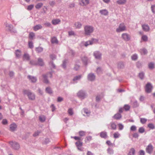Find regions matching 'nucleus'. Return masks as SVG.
I'll list each match as a JSON object with an SVG mask.
<instances>
[{"label":"nucleus","instance_id":"nucleus-1","mask_svg":"<svg viewBox=\"0 0 155 155\" xmlns=\"http://www.w3.org/2000/svg\"><path fill=\"white\" fill-rule=\"evenodd\" d=\"M84 30L85 35L89 36L93 32L94 28L92 26L87 25L84 26Z\"/></svg>","mask_w":155,"mask_h":155},{"label":"nucleus","instance_id":"nucleus-2","mask_svg":"<svg viewBox=\"0 0 155 155\" xmlns=\"http://www.w3.org/2000/svg\"><path fill=\"white\" fill-rule=\"evenodd\" d=\"M24 94H27L30 100L33 101L35 99V94L28 90H24L23 91Z\"/></svg>","mask_w":155,"mask_h":155},{"label":"nucleus","instance_id":"nucleus-3","mask_svg":"<svg viewBox=\"0 0 155 155\" xmlns=\"http://www.w3.org/2000/svg\"><path fill=\"white\" fill-rule=\"evenodd\" d=\"M78 97L81 100L84 99L87 97V95L86 92L83 90H81L77 93Z\"/></svg>","mask_w":155,"mask_h":155},{"label":"nucleus","instance_id":"nucleus-4","mask_svg":"<svg viewBox=\"0 0 155 155\" xmlns=\"http://www.w3.org/2000/svg\"><path fill=\"white\" fill-rule=\"evenodd\" d=\"M5 25V26L11 33H17L16 30L13 28V26L12 25L7 23Z\"/></svg>","mask_w":155,"mask_h":155},{"label":"nucleus","instance_id":"nucleus-5","mask_svg":"<svg viewBox=\"0 0 155 155\" xmlns=\"http://www.w3.org/2000/svg\"><path fill=\"white\" fill-rule=\"evenodd\" d=\"M126 30V27L124 23L120 24L118 27L116 29V31L117 32H120Z\"/></svg>","mask_w":155,"mask_h":155},{"label":"nucleus","instance_id":"nucleus-6","mask_svg":"<svg viewBox=\"0 0 155 155\" xmlns=\"http://www.w3.org/2000/svg\"><path fill=\"white\" fill-rule=\"evenodd\" d=\"M9 144L11 145L12 147L15 150H17L20 148L19 144L16 142L11 141L9 142Z\"/></svg>","mask_w":155,"mask_h":155},{"label":"nucleus","instance_id":"nucleus-7","mask_svg":"<svg viewBox=\"0 0 155 155\" xmlns=\"http://www.w3.org/2000/svg\"><path fill=\"white\" fill-rule=\"evenodd\" d=\"M93 55L97 59L101 60V58L102 54L99 51H94L93 53Z\"/></svg>","mask_w":155,"mask_h":155},{"label":"nucleus","instance_id":"nucleus-8","mask_svg":"<svg viewBox=\"0 0 155 155\" xmlns=\"http://www.w3.org/2000/svg\"><path fill=\"white\" fill-rule=\"evenodd\" d=\"M152 89V86L150 83H148L146 85L145 91L146 92L149 93L151 92Z\"/></svg>","mask_w":155,"mask_h":155},{"label":"nucleus","instance_id":"nucleus-9","mask_svg":"<svg viewBox=\"0 0 155 155\" xmlns=\"http://www.w3.org/2000/svg\"><path fill=\"white\" fill-rule=\"evenodd\" d=\"M75 144L79 150L81 151H83L84 148L81 147L83 145V143L82 141H78L75 143Z\"/></svg>","mask_w":155,"mask_h":155},{"label":"nucleus","instance_id":"nucleus-10","mask_svg":"<svg viewBox=\"0 0 155 155\" xmlns=\"http://www.w3.org/2000/svg\"><path fill=\"white\" fill-rule=\"evenodd\" d=\"M87 78L88 81H93L95 79V76L94 73H90L88 75Z\"/></svg>","mask_w":155,"mask_h":155},{"label":"nucleus","instance_id":"nucleus-11","mask_svg":"<svg viewBox=\"0 0 155 155\" xmlns=\"http://www.w3.org/2000/svg\"><path fill=\"white\" fill-rule=\"evenodd\" d=\"M153 147L151 144H149L146 148V151L149 154H151L152 152Z\"/></svg>","mask_w":155,"mask_h":155},{"label":"nucleus","instance_id":"nucleus-12","mask_svg":"<svg viewBox=\"0 0 155 155\" xmlns=\"http://www.w3.org/2000/svg\"><path fill=\"white\" fill-rule=\"evenodd\" d=\"M121 36L123 39L125 41H128L130 39V35L127 33L122 34Z\"/></svg>","mask_w":155,"mask_h":155},{"label":"nucleus","instance_id":"nucleus-13","mask_svg":"<svg viewBox=\"0 0 155 155\" xmlns=\"http://www.w3.org/2000/svg\"><path fill=\"white\" fill-rule=\"evenodd\" d=\"M80 4L82 6H86L88 5L90 3L89 0H80Z\"/></svg>","mask_w":155,"mask_h":155},{"label":"nucleus","instance_id":"nucleus-14","mask_svg":"<svg viewBox=\"0 0 155 155\" xmlns=\"http://www.w3.org/2000/svg\"><path fill=\"white\" fill-rule=\"evenodd\" d=\"M37 63V65L41 66H44L45 64L43 59L40 58H38Z\"/></svg>","mask_w":155,"mask_h":155},{"label":"nucleus","instance_id":"nucleus-15","mask_svg":"<svg viewBox=\"0 0 155 155\" xmlns=\"http://www.w3.org/2000/svg\"><path fill=\"white\" fill-rule=\"evenodd\" d=\"M82 77V75H79L77 76H76L74 77L72 80L74 82L73 83H77V81L80 80Z\"/></svg>","mask_w":155,"mask_h":155},{"label":"nucleus","instance_id":"nucleus-16","mask_svg":"<svg viewBox=\"0 0 155 155\" xmlns=\"http://www.w3.org/2000/svg\"><path fill=\"white\" fill-rule=\"evenodd\" d=\"M28 78L32 83H35L37 80L36 78L33 76L29 75L28 76Z\"/></svg>","mask_w":155,"mask_h":155},{"label":"nucleus","instance_id":"nucleus-17","mask_svg":"<svg viewBox=\"0 0 155 155\" xmlns=\"http://www.w3.org/2000/svg\"><path fill=\"white\" fill-rule=\"evenodd\" d=\"M142 27L143 30L146 32L148 31L150 29V27L147 25L143 24Z\"/></svg>","mask_w":155,"mask_h":155},{"label":"nucleus","instance_id":"nucleus-18","mask_svg":"<svg viewBox=\"0 0 155 155\" xmlns=\"http://www.w3.org/2000/svg\"><path fill=\"white\" fill-rule=\"evenodd\" d=\"M24 60L28 61L30 59V56L29 54L27 53H25L23 56Z\"/></svg>","mask_w":155,"mask_h":155},{"label":"nucleus","instance_id":"nucleus-19","mask_svg":"<svg viewBox=\"0 0 155 155\" xmlns=\"http://www.w3.org/2000/svg\"><path fill=\"white\" fill-rule=\"evenodd\" d=\"M17 128V125L15 123H13L10 125V129L11 131H14Z\"/></svg>","mask_w":155,"mask_h":155},{"label":"nucleus","instance_id":"nucleus-20","mask_svg":"<svg viewBox=\"0 0 155 155\" xmlns=\"http://www.w3.org/2000/svg\"><path fill=\"white\" fill-rule=\"evenodd\" d=\"M100 13L102 15L106 16L108 14V12L107 10L104 9L100 10Z\"/></svg>","mask_w":155,"mask_h":155},{"label":"nucleus","instance_id":"nucleus-21","mask_svg":"<svg viewBox=\"0 0 155 155\" xmlns=\"http://www.w3.org/2000/svg\"><path fill=\"white\" fill-rule=\"evenodd\" d=\"M42 28V26L40 24L36 25L33 27L34 30L36 31L38 30L41 29Z\"/></svg>","mask_w":155,"mask_h":155},{"label":"nucleus","instance_id":"nucleus-22","mask_svg":"<svg viewBox=\"0 0 155 155\" xmlns=\"http://www.w3.org/2000/svg\"><path fill=\"white\" fill-rule=\"evenodd\" d=\"M61 22L60 20L59 19H55L53 20L52 21V24L54 25L59 24Z\"/></svg>","mask_w":155,"mask_h":155},{"label":"nucleus","instance_id":"nucleus-23","mask_svg":"<svg viewBox=\"0 0 155 155\" xmlns=\"http://www.w3.org/2000/svg\"><path fill=\"white\" fill-rule=\"evenodd\" d=\"M81 59L84 64L85 65L87 64L88 61V58L86 56H84L81 57Z\"/></svg>","mask_w":155,"mask_h":155},{"label":"nucleus","instance_id":"nucleus-24","mask_svg":"<svg viewBox=\"0 0 155 155\" xmlns=\"http://www.w3.org/2000/svg\"><path fill=\"white\" fill-rule=\"evenodd\" d=\"M113 117L116 120H119L121 118L122 116L120 114L117 113L115 114Z\"/></svg>","mask_w":155,"mask_h":155},{"label":"nucleus","instance_id":"nucleus-25","mask_svg":"<svg viewBox=\"0 0 155 155\" xmlns=\"http://www.w3.org/2000/svg\"><path fill=\"white\" fill-rule=\"evenodd\" d=\"M15 54L16 57L19 58L21 55V51L20 50L17 49L15 51Z\"/></svg>","mask_w":155,"mask_h":155},{"label":"nucleus","instance_id":"nucleus-26","mask_svg":"<svg viewBox=\"0 0 155 155\" xmlns=\"http://www.w3.org/2000/svg\"><path fill=\"white\" fill-rule=\"evenodd\" d=\"M135 152V150L134 148H131L127 155H134Z\"/></svg>","mask_w":155,"mask_h":155},{"label":"nucleus","instance_id":"nucleus-27","mask_svg":"<svg viewBox=\"0 0 155 155\" xmlns=\"http://www.w3.org/2000/svg\"><path fill=\"white\" fill-rule=\"evenodd\" d=\"M35 51L38 53H41L43 50V48L41 47H38L35 48Z\"/></svg>","mask_w":155,"mask_h":155},{"label":"nucleus","instance_id":"nucleus-28","mask_svg":"<svg viewBox=\"0 0 155 155\" xmlns=\"http://www.w3.org/2000/svg\"><path fill=\"white\" fill-rule=\"evenodd\" d=\"M94 39L92 40H90L86 42L84 44V46L86 47L87 46L89 45H91L93 44Z\"/></svg>","mask_w":155,"mask_h":155},{"label":"nucleus","instance_id":"nucleus-29","mask_svg":"<svg viewBox=\"0 0 155 155\" xmlns=\"http://www.w3.org/2000/svg\"><path fill=\"white\" fill-rule=\"evenodd\" d=\"M39 119L41 122H44L46 120L45 116L43 115H41L39 116Z\"/></svg>","mask_w":155,"mask_h":155},{"label":"nucleus","instance_id":"nucleus-30","mask_svg":"<svg viewBox=\"0 0 155 155\" xmlns=\"http://www.w3.org/2000/svg\"><path fill=\"white\" fill-rule=\"evenodd\" d=\"M124 66V64L123 62H119L117 64V67L119 69H123Z\"/></svg>","mask_w":155,"mask_h":155},{"label":"nucleus","instance_id":"nucleus-31","mask_svg":"<svg viewBox=\"0 0 155 155\" xmlns=\"http://www.w3.org/2000/svg\"><path fill=\"white\" fill-rule=\"evenodd\" d=\"M100 136L102 138H106L107 137V133L106 132L103 131L100 133Z\"/></svg>","mask_w":155,"mask_h":155},{"label":"nucleus","instance_id":"nucleus-32","mask_svg":"<svg viewBox=\"0 0 155 155\" xmlns=\"http://www.w3.org/2000/svg\"><path fill=\"white\" fill-rule=\"evenodd\" d=\"M140 51L142 54L143 55L146 54L147 52V50L145 48L140 49Z\"/></svg>","mask_w":155,"mask_h":155},{"label":"nucleus","instance_id":"nucleus-33","mask_svg":"<svg viewBox=\"0 0 155 155\" xmlns=\"http://www.w3.org/2000/svg\"><path fill=\"white\" fill-rule=\"evenodd\" d=\"M107 153L110 155L113 154L114 153V150L110 148H108L107 150Z\"/></svg>","mask_w":155,"mask_h":155},{"label":"nucleus","instance_id":"nucleus-34","mask_svg":"<svg viewBox=\"0 0 155 155\" xmlns=\"http://www.w3.org/2000/svg\"><path fill=\"white\" fill-rule=\"evenodd\" d=\"M110 125L111 129L113 130H115L116 129V125L113 122H111L110 123Z\"/></svg>","mask_w":155,"mask_h":155},{"label":"nucleus","instance_id":"nucleus-35","mask_svg":"<svg viewBox=\"0 0 155 155\" xmlns=\"http://www.w3.org/2000/svg\"><path fill=\"white\" fill-rule=\"evenodd\" d=\"M74 25L76 28H80L82 26V24L79 22H76L74 24Z\"/></svg>","mask_w":155,"mask_h":155},{"label":"nucleus","instance_id":"nucleus-36","mask_svg":"<svg viewBox=\"0 0 155 155\" xmlns=\"http://www.w3.org/2000/svg\"><path fill=\"white\" fill-rule=\"evenodd\" d=\"M51 43L53 44H58V40H57L56 38L55 37L52 38L51 39Z\"/></svg>","mask_w":155,"mask_h":155},{"label":"nucleus","instance_id":"nucleus-37","mask_svg":"<svg viewBox=\"0 0 155 155\" xmlns=\"http://www.w3.org/2000/svg\"><path fill=\"white\" fill-rule=\"evenodd\" d=\"M43 77L44 78V81L46 84L49 83V81L47 79V75H43Z\"/></svg>","mask_w":155,"mask_h":155},{"label":"nucleus","instance_id":"nucleus-38","mask_svg":"<svg viewBox=\"0 0 155 155\" xmlns=\"http://www.w3.org/2000/svg\"><path fill=\"white\" fill-rule=\"evenodd\" d=\"M35 36V34L33 32H31L30 33L29 35V37L30 39L32 40Z\"/></svg>","mask_w":155,"mask_h":155},{"label":"nucleus","instance_id":"nucleus-39","mask_svg":"<svg viewBox=\"0 0 155 155\" xmlns=\"http://www.w3.org/2000/svg\"><path fill=\"white\" fill-rule=\"evenodd\" d=\"M46 91L47 93L49 94H51L52 93L51 89L49 87H47L46 88Z\"/></svg>","mask_w":155,"mask_h":155},{"label":"nucleus","instance_id":"nucleus-40","mask_svg":"<svg viewBox=\"0 0 155 155\" xmlns=\"http://www.w3.org/2000/svg\"><path fill=\"white\" fill-rule=\"evenodd\" d=\"M137 55L136 54H134L131 56V59L132 60L134 61L136 60L137 59Z\"/></svg>","mask_w":155,"mask_h":155},{"label":"nucleus","instance_id":"nucleus-41","mask_svg":"<svg viewBox=\"0 0 155 155\" xmlns=\"http://www.w3.org/2000/svg\"><path fill=\"white\" fill-rule=\"evenodd\" d=\"M145 131V129L143 127H140L138 129L139 132L141 134L144 133Z\"/></svg>","mask_w":155,"mask_h":155},{"label":"nucleus","instance_id":"nucleus-42","mask_svg":"<svg viewBox=\"0 0 155 155\" xmlns=\"http://www.w3.org/2000/svg\"><path fill=\"white\" fill-rule=\"evenodd\" d=\"M154 64L153 62H150L148 64L149 68L150 69H152L154 68Z\"/></svg>","mask_w":155,"mask_h":155},{"label":"nucleus","instance_id":"nucleus-43","mask_svg":"<svg viewBox=\"0 0 155 155\" xmlns=\"http://www.w3.org/2000/svg\"><path fill=\"white\" fill-rule=\"evenodd\" d=\"M126 0H118L117 3L120 5L123 4L126 2Z\"/></svg>","mask_w":155,"mask_h":155},{"label":"nucleus","instance_id":"nucleus-44","mask_svg":"<svg viewBox=\"0 0 155 155\" xmlns=\"http://www.w3.org/2000/svg\"><path fill=\"white\" fill-rule=\"evenodd\" d=\"M147 121V119L145 118H140V122L142 124H145Z\"/></svg>","mask_w":155,"mask_h":155},{"label":"nucleus","instance_id":"nucleus-45","mask_svg":"<svg viewBox=\"0 0 155 155\" xmlns=\"http://www.w3.org/2000/svg\"><path fill=\"white\" fill-rule=\"evenodd\" d=\"M43 5V4L41 3H38L35 6V8L37 9L40 8Z\"/></svg>","mask_w":155,"mask_h":155},{"label":"nucleus","instance_id":"nucleus-46","mask_svg":"<svg viewBox=\"0 0 155 155\" xmlns=\"http://www.w3.org/2000/svg\"><path fill=\"white\" fill-rule=\"evenodd\" d=\"M142 39L144 41H147L148 40V37L146 35H143L142 36Z\"/></svg>","mask_w":155,"mask_h":155},{"label":"nucleus","instance_id":"nucleus-47","mask_svg":"<svg viewBox=\"0 0 155 155\" xmlns=\"http://www.w3.org/2000/svg\"><path fill=\"white\" fill-rule=\"evenodd\" d=\"M133 105L134 107H136L139 106V104L137 101H135L133 102Z\"/></svg>","mask_w":155,"mask_h":155},{"label":"nucleus","instance_id":"nucleus-48","mask_svg":"<svg viewBox=\"0 0 155 155\" xmlns=\"http://www.w3.org/2000/svg\"><path fill=\"white\" fill-rule=\"evenodd\" d=\"M29 47L30 48H32L34 47L32 41H29L28 42Z\"/></svg>","mask_w":155,"mask_h":155},{"label":"nucleus","instance_id":"nucleus-49","mask_svg":"<svg viewBox=\"0 0 155 155\" xmlns=\"http://www.w3.org/2000/svg\"><path fill=\"white\" fill-rule=\"evenodd\" d=\"M86 132L83 131H80L79 132V135L80 136L82 137L85 135Z\"/></svg>","mask_w":155,"mask_h":155},{"label":"nucleus","instance_id":"nucleus-50","mask_svg":"<svg viewBox=\"0 0 155 155\" xmlns=\"http://www.w3.org/2000/svg\"><path fill=\"white\" fill-rule=\"evenodd\" d=\"M120 135L119 134V133L117 132H116L114 134V137L115 138H118Z\"/></svg>","mask_w":155,"mask_h":155},{"label":"nucleus","instance_id":"nucleus-51","mask_svg":"<svg viewBox=\"0 0 155 155\" xmlns=\"http://www.w3.org/2000/svg\"><path fill=\"white\" fill-rule=\"evenodd\" d=\"M68 113L70 116L74 114L72 109L71 108H69L68 109Z\"/></svg>","mask_w":155,"mask_h":155},{"label":"nucleus","instance_id":"nucleus-52","mask_svg":"<svg viewBox=\"0 0 155 155\" xmlns=\"http://www.w3.org/2000/svg\"><path fill=\"white\" fill-rule=\"evenodd\" d=\"M83 111L84 112L87 114V116L89 115L90 112L88 109L86 108H84L83 109Z\"/></svg>","mask_w":155,"mask_h":155},{"label":"nucleus","instance_id":"nucleus-53","mask_svg":"<svg viewBox=\"0 0 155 155\" xmlns=\"http://www.w3.org/2000/svg\"><path fill=\"white\" fill-rule=\"evenodd\" d=\"M137 130V127L135 125H132L130 128V130L131 131H135Z\"/></svg>","mask_w":155,"mask_h":155},{"label":"nucleus","instance_id":"nucleus-54","mask_svg":"<svg viewBox=\"0 0 155 155\" xmlns=\"http://www.w3.org/2000/svg\"><path fill=\"white\" fill-rule=\"evenodd\" d=\"M73 138H74L76 140H78V141H82L83 140V138H81L80 137H74Z\"/></svg>","mask_w":155,"mask_h":155},{"label":"nucleus","instance_id":"nucleus-55","mask_svg":"<svg viewBox=\"0 0 155 155\" xmlns=\"http://www.w3.org/2000/svg\"><path fill=\"white\" fill-rule=\"evenodd\" d=\"M118 127H119V129L120 130H122L124 128V125L121 123H119L118 124Z\"/></svg>","mask_w":155,"mask_h":155},{"label":"nucleus","instance_id":"nucleus-56","mask_svg":"<svg viewBox=\"0 0 155 155\" xmlns=\"http://www.w3.org/2000/svg\"><path fill=\"white\" fill-rule=\"evenodd\" d=\"M41 131L40 130H37L33 134V136L34 137H36L39 134L41 133Z\"/></svg>","mask_w":155,"mask_h":155},{"label":"nucleus","instance_id":"nucleus-57","mask_svg":"<svg viewBox=\"0 0 155 155\" xmlns=\"http://www.w3.org/2000/svg\"><path fill=\"white\" fill-rule=\"evenodd\" d=\"M144 76V73L143 72H142L140 73L139 74V77L141 79H143Z\"/></svg>","mask_w":155,"mask_h":155},{"label":"nucleus","instance_id":"nucleus-58","mask_svg":"<svg viewBox=\"0 0 155 155\" xmlns=\"http://www.w3.org/2000/svg\"><path fill=\"white\" fill-rule=\"evenodd\" d=\"M30 64L32 65H37V62L34 60H31L30 61Z\"/></svg>","mask_w":155,"mask_h":155},{"label":"nucleus","instance_id":"nucleus-59","mask_svg":"<svg viewBox=\"0 0 155 155\" xmlns=\"http://www.w3.org/2000/svg\"><path fill=\"white\" fill-rule=\"evenodd\" d=\"M136 66L137 68H140L142 67V63L138 61L136 63Z\"/></svg>","mask_w":155,"mask_h":155},{"label":"nucleus","instance_id":"nucleus-60","mask_svg":"<svg viewBox=\"0 0 155 155\" xmlns=\"http://www.w3.org/2000/svg\"><path fill=\"white\" fill-rule=\"evenodd\" d=\"M2 124L4 125H6L8 124V121L6 119H3L2 121Z\"/></svg>","mask_w":155,"mask_h":155},{"label":"nucleus","instance_id":"nucleus-61","mask_svg":"<svg viewBox=\"0 0 155 155\" xmlns=\"http://www.w3.org/2000/svg\"><path fill=\"white\" fill-rule=\"evenodd\" d=\"M33 7L34 5H31L28 6L27 9L28 10H31L33 9Z\"/></svg>","mask_w":155,"mask_h":155},{"label":"nucleus","instance_id":"nucleus-62","mask_svg":"<svg viewBox=\"0 0 155 155\" xmlns=\"http://www.w3.org/2000/svg\"><path fill=\"white\" fill-rule=\"evenodd\" d=\"M148 127L151 129H153L154 128V126L153 124H149L148 125Z\"/></svg>","mask_w":155,"mask_h":155},{"label":"nucleus","instance_id":"nucleus-63","mask_svg":"<svg viewBox=\"0 0 155 155\" xmlns=\"http://www.w3.org/2000/svg\"><path fill=\"white\" fill-rule=\"evenodd\" d=\"M151 9L153 12L155 14V5H152L151 6Z\"/></svg>","mask_w":155,"mask_h":155},{"label":"nucleus","instance_id":"nucleus-64","mask_svg":"<svg viewBox=\"0 0 155 155\" xmlns=\"http://www.w3.org/2000/svg\"><path fill=\"white\" fill-rule=\"evenodd\" d=\"M139 155H145L144 151L142 150H140L139 152Z\"/></svg>","mask_w":155,"mask_h":155}]
</instances>
